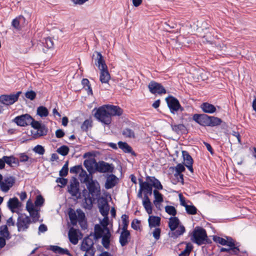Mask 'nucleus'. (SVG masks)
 Returning <instances> with one entry per match:
<instances>
[{"label":"nucleus","mask_w":256,"mask_h":256,"mask_svg":"<svg viewBox=\"0 0 256 256\" xmlns=\"http://www.w3.org/2000/svg\"><path fill=\"white\" fill-rule=\"evenodd\" d=\"M192 119L196 123L203 126H215L221 124L220 118L214 116H209L206 114H196L193 115Z\"/></svg>","instance_id":"obj_1"},{"label":"nucleus","mask_w":256,"mask_h":256,"mask_svg":"<svg viewBox=\"0 0 256 256\" xmlns=\"http://www.w3.org/2000/svg\"><path fill=\"white\" fill-rule=\"evenodd\" d=\"M193 242L198 246L212 243L208 238L206 230L200 226H196L193 231Z\"/></svg>","instance_id":"obj_2"},{"label":"nucleus","mask_w":256,"mask_h":256,"mask_svg":"<svg viewBox=\"0 0 256 256\" xmlns=\"http://www.w3.org/2000/svg\"><path fill=\"white\" fill-rule=\"evenodd\" d=\"M94 111L96 112L94 114V116L99 122L107 125L111 123L112 118H110V114L106 105L100 106L98 108H94L92 112Z\"/></svg>","instance_id":"obj_3"},{"label":"nucleus","mask_w":256,"mask_h":256,"mask_svg":"<svg viewBox=\"0 0 256 256\" xmlns=\"http://www.w3.org/2000/svg\"><path fill=\"white\" fill-rule=\"evenodd\" d=\"M180 224L179 219L176 216L171 217L169 219L168 226L171 231V237L174 238H176L179 236L182 235L186 231L185 228L184 226H180L176 230V228L178 227Z\"/></svg>","instance_id":"obj_4"},{"label":"nucleus","mask_w":256,"mask_h":256,"mask_svg":"<svg viewBox=\"0 0 256 256\" xmlns=\"http://www.w3.org/2000/svg\"><path fill=\"white\" fill-rule=\"evenodd\" d=\"M32 223L30 218L24 214L18 213L16 226L18 232H24L29 228Z\"/></svg>","instance_id":"obj_5"},{"label":"nucleus","mask_w":256,"mask_h":256,"mask_svg":"<svg viewBox=\"0 0 256 256\" xmlns=\"http://www.w3.org/2000/svg\"><path fill=\"white\" fill-rule=\"evenodd\" d=\"M166 100L171 113L175 114L179 110L180 112L184 110V108L180 106L178 100L174 96H170L166 98Z\"/></svg>","instance_id":"obj_6"},{"label":"nucleus","mask_w":256,"mask_h":256,"mask_svg":"<svg viewBox=\"0 0 256 256\" xmlns=\"http://www.w3.org/2000/svg\"><path fill=\"white\" fill-rule=\"evenodd\" d=\"M21 93L22 92L19 91L16 94H2L0 96V102L4 105H12L18 101Z\"/></svg>","instance_id":"obj_7"},{"label":"nucleus","mask_w":256,"mask_h":256,"mask_svg":"<svg viewBox=\"0 0 256 256\" xmlns=\"http://www.w3.org/2000/svg\"><path fill=\"white\" fill-rule=\"evenodd\" d=\"M86 188L93 197H98L100 195V188L98 182L96 180H94L92 176L88 182H85Z\"/></svg>","instance_id":"obj_8"},{"label":"nucleus","mask_w":256,"mask_h":256,"mask_svg":"<svg viewBox=\"0 0 256 256\" xmlns=\"http://www.w3.org/2000/svg\"><path fill=\"white\" fill-rule=\"evenodd\" d=\"M93 240L89 236L85 238L82 243L80 250L86 253L88 252L91 254H94L96 250L94 247Z\"/></svg>","instance_id":"obj_9"},{"label":"nucleus","mask_w":256,"mask_h":256,"mask_svg":"<svg viewBox=\"0 0 256 256\" xmlns=\"http://www.w3.org/2000/svg\"><path fill=\"white\" fill-rule=\"evenodd\" d=\"M96 170L100 173L112 172L114 166L112 164H110L104 161H100L96 163Z\"/></svg>","instance_id":"obj_10"},{"label":"nucleus","mask_w":256,"mask_h":256,"mask_svg":"<svg viewBox=\"0 0 256 256\" xmlns=\"http://www.w3.org/2000/svg\"><path fill=\"white\" fill-rule=\"evenodd\" d=\"M11 238L10 234L6 225L0 226V248H3L6 244V240Z\"/></svg>","instance_id":"obj_11"},{"label":"nucleus","mask_w":256,"mask_h":256,"mask_svg":"<svg viewBox=\"0 0 256 256\" xmlns=\"http://www.w3.org/2000/svg\"><path fill=\"white\" fill-rule=\"evenodd\" d=\"M32 120V117L29 114H26L16 116L13 122L18 126H26L30 125Z\"/></svg>","instance_id":"obj_12"},{"label":"nucleus","mask_w":256,"mask_h":256,"mask_svg":"<svg viewBox=\"0 0 256 256\" xmlns=\"http://www.w3.org/2000/svg\"><path fill=\"white\" fill-rule=\"evenodd\" d=\"M98 207L100 213L103 216H108L110 207L106 198L102 197L98 200Z\"/></svg>","instance_id":"obj_13"},{"label":"nucleus","mask_w":256,"mask_h":256,"mask_svg":"<svg viewBox=\"0 0 256 256\" xmlns=\"http://www.w3.org/2000/svg\"><path fill=\"white\" fill-rule=\"evenodd\" d=\"M148 86L150 92L152 94H161L166 93V90L164 87L159 83L151 82Z\"/></svg>","instance_id":"obj_14"},{"label":"nucleus","mask_w":256,"mask_h":256,"mask_svg":"<svg viewBox=\"0 0 256 256\" xmlns=\"http://www.w3.org/2000/svg\"><path fill=\"white\" fill-rule=\"evenodd\" d=\"M15 182V178L10 176L6 178L4 181L0 183V188L2 191L4 192H8Z\"/></svg>","instance_id":"obj_15"},{"label":"nucleus","mask_w":256,"mask_h":256,"mask_svg":"<svg viewBox=\"0 0 256 256\" xmlns=\"http://www.w3.org/2000/svg\"><path fill=\"white\" fill-rule=\"evenodd\" d=\"M95 56L96 58H94V64L96 66H98L99 69L102 68H106L107 66L106 64L104 57L100 52H95L93 54L92 57L94 58Z\"/></svg>","instance_id":"obj_16"},{"label":"nucleus","mask_w":256,"mask_h":256,"mask_svg":"<svg viewBox=\"0 0 256 256\" xmlns=\"http://www.w3.org/2000/svg\"><path fill=\"white\" fill-rule=\"evenodd\" d=\"M106 108L110 114V118L112 116H120L122 114V110L118 106L106 104Z\"/></svg>","instance_id":"obj_17"},{"label":"nucleus","mask_w":256,"mask_h":256,"mask_svg":"<svg viewBox=\"0 0 256 256\" xmlns=\"http://www.w3.org/2000/svg\"><path fill=\"white\" fill-rule=\"evenodd\" d=\"M118 180V178L115 175L113 174L109 175L106 180L105 188L108 190L114 188L117 184Z\"/></svg>","instance_id":"obj_18"},{"label":"nucleus","mask_w":256,"mask_h":256,"mask_svg":"<svg viewBox=\"0 0 256 256\" xmlns=\"http://www.w3.org/2000/svg\"><path fill=\"white\" fill-rule=\"evenodd\" d=\"M106 233L102 237V244L103 246L106 249H109L110 242L111 234L108 227H105Z\"/></svg>","instance_id":"obj_19"},{"label":"nucleus","mask_w":256,"mask_h":256,"mask_svg":"<svg viewBox=\"0 0 256 256\" xmlns=\"http://www.w3.org/2000/svg\"><path fill=\"white\" fill-rule=\"evenodd\" d=\"M130 238V232L128 230H122L119 238V242L122 246H125Z\"/></svg>","instance_id":"obj_20"},{"label":"nucleus","mask_w":256,"mask_h":256,"mask_svg":"<svg viewBox=\"0 0 256 256\" xmlns=\"http://www.w3.org/2000/svg\"><path fill=\"white\" fill-rule=\"evenodd\" d=\"M146 180L152 186L157 190H161L163 188V186L161 184L160 181L156 178L154 176H147Z\"/></svg>","instance_id":"obj_21"},{"label":"nucleus","mask_w":256,"mask_h":256,"mask_svg":"<svg viewBox=\"0 0 256 256\" xmlns=\"http://www.w3.org/2000/svg\"><path fill=\"white\" fill-rule=\"evenodd\" d=\"M138 181L140 185H142L144 190V194H146L147 196H148V194L151 195L152 192V187L150 182L148 181L144 182L142 178H138Z\"/></svg>","instance_id":"obj_22"},{"label":"nucleus","mask_w":256,"mask_h":256,"mask_svg":"<svg viewBox=\"0 0 256 256\" xmlns=\"http://www.w3.org/2000/svg\"><path fill=\"white\" fill-rule=\"evenodd\" d=\"M21 206L22 204L16 197L10 198L8 202V206L12 212H14V209L19 208Z\"/></svg>","instance_id":"obj_23"},{"label":"nucleus","mask_w":256,"mask_h":256,"mask_svg":"<svg viewBox=\"0 0 256 256\" xmlns=\"http://www.w3.org/2000/svg\"><path fill=\"white\" fill-rule=\"evenodd\" d=\"M142 205L148 214H152V203L148 196L146 195V194H144L142 200Z\"/></svg>","instance_id":"obj_24"},{"label":"nucleus","mask_w":256,"mask_h":256,"mask_svg":"<svg viewBox=\"0 0 256 256\" xmlns=\"http://www.w3.org/2000/svg\"><path fill=\"white\" fill-rule=\"evenodd\" d=\"M50 250L56 254L72 256L67 248H63L57 246H50Z\"/></svg>","instance_id":"obj_25"},{"label":"nucleus","mask_w":256,"mask_h":256,"mask_svg":"<svg viewBox=\"0 0 256 256\" xmlns=\"http://www.w3.org/2000/svg\"><path fill=\"white\" fill-rule=\"evenodd\" d=\"M118 148H120L125 153L131 154L135 156V152L132 150V148L126 142L120 141L118 143Z\"/></svg>","instance_id":"obj_26"},{"label":"nucleus","mask_w":256,"mask_h":256,"mask_svg":"<svg viewBox=\"0 0 256 256\" xmlns=\"http://www.w3.org/2000/svg\"><path fill=\"white\" fill-rule=\"evenodd\" d=\"M69 240L74 244H78V239L76 230L72 228L68 232V234Z\"/></svg>","instance_id":"obj_27"},{"label":"nucleus","mask_w":256,"mask_h":256,"mask_svg":"<svg viewBox=\"0 0 256 256\" xmlns=\"http://www.w3.org/2000/svg\"><path fill=\"white\" fill-rule=\"evenodd\" d=\"M42 44V50L43 52L46 54L48 52V50L51 49L54 47V42L50 38H45Z\"/></svg>","instance_id":"obj_28"},{"label":"nucleus","mask_w":256,"mask_h":256,"mask_svg":"<svg viewBox=\"0 0 256 256\" xmlns=\"http://www.w3.org/2000/svg\"><path fill=\"white\" fill-rule=\"evenodd\" d=\"M18 161L20 162H26V166H29L35 160L32 158H30L25 153H20L19 154Z\"/></svg>","instance_id":"obj_29"},{"label":"nucleus","mask_w":256,"mask_h":256,"mask_svg":"<svg viewBox=\"0 0 256 256\" xmlns=\"http://www.w3.org/2000/svg\"><path fill=\"white\" fill-rule=\"evenodd\" d=\"M3 159L4 160L5 164H6L10 166H12V164L19 166L18 159L13 156H4Z\"/></svg>","instance_id":"obj_30"},{"label":"nucleus","mask_w":256,"mask_h":256,"mask_svg":"<svg viewBox=\"0 0 256 256\" xmlns=\"http://www.w3.org/2000/svg\"><path fill=\"white\" fill-rule=\"evenodd\" d=\"M153 193L154 197V204L158 208L164 201L163 195L156 190H154Z\"/></svg>","instance_id":"obj_31"},{"label":"nucleus","mask_w":256,"mask_h":256,"mask_svg":"<svg viewBox=\"0 0 256 256\" xmlns=\"http://www.w3.org/2000/svg\"><path fill=\"white\" fill-rule=\"evenodd\" d=\"M201 108L206 113L213 114L216 111V107L212 104L204 102L201 105Z\"/></svg>","instance_id":"obj_32"},{"label":"nucleus","mask_w":256,"mask_h":256,"mask_svg":"<svg viewBox=\"0 0 256 256\" xmlns=\"http://www.w3.org/2000/svg\"><path fill=\"white\" fill-rule=\"evenodd\" d=\"M184 244H186V246L185 248L182 251V252L179 254L178 256H189L190 253L193 248V246L190 243H186V242H182L180 244V246H181Z\"/></svg>","instance_id":"obj_33"},{"label":"nucleus","mask_w":256,"mask_h":256,"mask_svg":"<svg viewBox=\"0 0 256 256\" xmlns=\"http://www.w3.org/2000/svg\"><path fill=\"white\" fill-rule=\"evenodd\" d=\"M105 232V227L102 228L100 226L96 225L94 227V238L96 240H98L101 238L106 233Z\"/></svg>","instance_id":"obj_34"},{"label":"nucleus","mask_w":256,"mask_h":256,"mask_svg":"<svg viewBox=\"0 0 256 256\" xmlns=\"http://www.w3.org/2000/svg\"><path fill=\"white\" fill-rule=\"evenodd\" d=\"M150 228L159 226L160 224V218L156 216H150L148 220Z\"/></svg>","instance_id":"obj_35"},{"label":"nucleus","mask_w":256,"mask_h":256,"mask_svg":"<svg viewBox=\"0 0 256 256\" xmlns=\"http://www.w3.org/2000/svg\"><path fill=\"white\" fill-rule=\"evenodd\" d=\"M171 127L172 130L178 134H182L186 130V126L183 124H172Z\"/></svg>","instance_id":"obj_36"},{"label":"nucleus","mask_w":256,"mask_h":256,"mask_svg":"<svg viewBox=\"0 0 256 256\" xmlns=\"http://www.w3.org/2000/svg\"><path fill=\"white\" fill-rule=\"evenodd\" d=\"M100 80H110V74L108 70V66L106 68H100Z\"/></svg>","instance_id":"obj_37"},{"label":"nucleus","mask_w":256,"mask_h":256,"mask_svg":"<svg viewBox=\"0 0 256 256\" xmlns=\"http://www.w3.org/2000/svg\"><path fill=\"white\" fill-rule=\"evenodd\" d=\"M68 216L72 224V225L76 224L78 222V218L74 210L70 208L68 212Z\"/></svg>","instance_id":"obj_38"},{"label":"nucleus","mask_w":256,"mask_h":256,"mask_svg":"<svg viewBox=\"0 0 256 256\" xmlns=\"http://www.w3.org/2000/svg\"><path fill=\"white\" fill-rule=\"evenodd\" d=\"M37 114L41 118L46 117L48 114V110L45 106H40L37 108Z\"/></svg>","instance_id":"obj_39"},{"label":"nucleus","mask_w":256,"mask_h":256,"mask_svg":"<svg viewBox=\"0 0 256 256\" xmlns=\"http://www.w3.org/2000/svg\"><path fill=\"white\" fill-rule=\"evenodd\" d=\"M182 154L184 160L185 162V165L193 164V160L187 151H182Z\"/></svg>","instance_id":"obj_40"},{"label":"nucleus","mask_w":256,"mask_h":256,"mask_svg":"<svg viewBox=\"0 0 256 256\" xmlns=\"http://www.w3.org/2000/svg\"><path fill=\"white\" fill-rule=\"evenodd\" d=\"M122 134L126 138H134L135 134L133 130L129 128H125L122 131Z\"/></svg>","instance_id":"obj_41"},{"label":"nucleus","mask_w":256,"mask_h":256,"mask_svg":"<svg viewBox=\"0 0 256 256\" xmlns=\"http://www.w3.org/2000/svg\"><path fill=\"white\" fill-rule=\"evenodd\" d=\"M22 18L24 19V18L22 16L20 15L12 20V26L17 30H20V20Z\"/></svg>","instance_id":"obj_42"},{"label":"nucleus","mask_w":256,"mask_h":256,"mask_svg":"<svg viewBox=\"0 0 256 256\" xmlns=\"http://www.w3.org/2000/svg\"><path fill=\"white\" fill-rule=\"evenodd\" d=\"M122 230H128V227L129 224L128 216L126 214H122Z\"/></svg>","instance_id":"obj_43"},{"label":"nucleus","mask_w":256,"mask_h":256,"mask_svg":"<svg viewBox=\"0 0 256 256\" xmlns=\"http://www.w3.org/2000/svg\"><path fill=\"white\" fill-rule=\"evenodd\" d=\"M69 151L68 147L65 145L60 146L56 150V152L62 156H66L68 154Z\"/></svg>","instance_id":"obj_44"},{"label":"nucleus","mask_w":256,"mask_h":256,"mask_svg":"<svg viewBox=\"0 0 256 256\" xmlns=\"http://www.w3.org/2000/svg\"><path fill=\"white\" fill-rule=\"evenodd\" d=\"M84 165L90 174H92L94 172L93 162L92 160H86L84 161Z\"/></svg>","instance_id":"obj_45"},{"label":"nucleus","mask_w":256,"mask_h":256,"mask_svg":"<svg viewBox=\"0 0 256 256\" xmlns=\"http://www.w3.org/2000/svg\"><path fill=\"white\" fill-rule=\"evenodd\" d=\"M68 172V162H66L63 166L62 168L60 170L59 174L60 176H66Z\"/></svg>","instance_id":"obj_46"},{"label":"nucleus","mask_w":256,"mask_h":256,"mask_svg":"<svg viewBox=\"0 0 256 256\" xmlns=\"http://www.w3.org/2000/svg\"><path fill=\"white\" fill-rule=\"evenodd\" d=\"M82 84L84 88L87 90L88 95L92 94V88L90 84V81H82Z\"/></svg>","instance_id":"obj_47"},{"label":"nucleus","mask_w":256,"mask_h":256,"mask_svg":"<svg viewBox=\"0 0 256 256\" xmlns=\"http://www.w3.org/2000/svg\"><path fill=\"white\" fill-rule=\"evenodd\" d=\"M68 192L72 196H76L79 192V189L76 186L71 184L68 189Z\"/></svg>","instance_id":"obj_48"},{"label":"nucleus","mask_w":256,"mask_h":256,"mask_svg":"<svg viewBox=\"0 0 256 256\" xmlns=\"http://www.w3.org/2000/svg\"><path fill=\"white\" fill-rule=\"evenodd\" d=\"M80 178H84L83 182H88L89 180H90V176L87 174L86 172L82 168V170H80Z\"/></svg>","instance_id":"obj_49"},{"label":"nucleus","mask_w":256,"mask_h":256,"mask_svg":"<svg viewBox=\"0 0 256 256\" xmlns=\"http://www.w3.org/2000/svg\"><path fill=\"white\" fill-rule=\"evenodd\" d=\"M186 212L189 214H195L197 212V208L194 205H188L186 208Z\"/></svg>","instance_id":"obj_50"},{"label":"nucleus","mask_w":256,"mask_h":256,"mask_svg":"<svg viewBox=\"0 0 256 256\" xmlns=\"http://www.w3.org/2000/svg\"><path fill=\"white\" fill-rule=\"evenodd\" d=\"M165 210L170 215L175 216L176 214V210L173 206H166L165 207Z\"/></svg>","instance_id":"obj_51"},{"label":"nucleus","mask_w":256,"mask_h":256,"mask_svg":"<svg viewBox=\"0 0 256 256\" xmlns=\"http://www.w3.org/2000/svg\"><path fill=\"white\" fill-rule=\"evenodd\" d=\"M30 216L32 218V222H35L38 220L39 218V214L38 212V210H34L29 212Z\"/></svg>","instance_id":"obj_52"},{"label":"nucleus","mask_w":256,"mask_h":256,"mask_svg":"<svg viewBox=\"0 0 256 256\" xmlns=\"http://www.w3.org/2000/svg\"><path fill=\"white\" fill-rule=\"evenodd\" d=\"M33 151L40 155H43L45 152V150L44 148L38 144L34 148Z\"/></svg>","instance_id":"obj_53"},{"label":"nucleus","mask_w":256,"mask_h":256,"mask_svg":"<svg viewBox=\"0 0 256 256\" xmlns=\"http://www.w3.org/2000/svg\"><path fill=\"white\" fill-rule=\"evenodd\" d=\"M92 126V122L88 120H85L81 126V129L83 131L86 132L89 128Z\"/></svg>","instance_id":"obj_54"},{"label":"nucleus","mask_w":256,"mask_h":256,"mask_svg":"<svg viewBox=\"0 0 256 256\" xmlns=\"http://www.w3.org/2000/svg\"><path fill=\"white\" fill-rule=\"evenodd\" d=\"M93 200L90 196L88 198H85L84 204L86 205V208L88 209H91L92 206Z\"/></svg>","instance_id":"obj_55"},{"label":"nucleus","mask_w":256,"mask_h":256,"mask_svg":"<svg viewBox=\"0 0 256 256\" xmlns=\"http://www.w3.org/2000/svg\"><path fill=\"white\" fill-rule=\"evenodd\" d=\"M37 130L38 132V134L40 136H45L47 134V132H48V130L46 128V126H45L44 124H41V125L40 126V127H39V128H38V130Z\"/></svg>","instance_id":"obj_56"},{"label":"nucleus","mask_w":256,"mask_h":256,"mask_svg":"<svg viewBox=\"0 0 256 256\" xmlns=\"http://www.w3.org/2000/svg\"><path fill=\"white\" fill-rule=\"evenodd\" d=\"M44 200L41 195H38L36 196V200L34 202V204L36 206H41L43 205Z\"/></svg>","instance_id":"obj_57"},{"label":"nucleus","mask_w":256,"mask_h":256,"mask_svg":"<svg viewBox=\"0 0 256 256\" xmlns=\"http://www.w3.org/2000/svg\"><path fill=\"white\" fill-rule=\"evenodd\" d=\"M80 170H82V165H77L71 167L70 170V174H77L80 172Z\"/></svg>","instance_id":"obj_58"},{"label":"nucleus","mask_w":256,"mask_h":256,"mask_svg":"<svg viewBox=\"0 0 256 256\" xmlns=\"http://www.w3.org/2000/svg\"><path fill=\"white\" fill-rule=\"evenodd\" d=\"M213 240L215 242L219 243L222 246L226 244L227 240L224 238L216 236L214 237Z\"/></svg>","instance_id":"obj_59"},{"label":"nucleus","mask_w":256,"mask_h":256,"mask_svg":"<svg viewBox=\"0 0 256 256\" xmlns=\"http://www.w3.org/2000/svg\"><path fill=\"white\" fill-rule=\"evenodd\" d=\"M25 96L27 98L32 100L36 97V93L33 90L28 91L26 92Z\"/></svg>","instance_id":"obj_60"},{"label":"nucleus","mask_w":256,"mask_h":256,"mask_svg":"<svg viewBox=\"0 0 256 256\" xmlns=\"http://www.w3.org/2000/svg\"><path fill=\"white\" fill-rule=\"evenodd\" d=\"M140 220H138V219H134L132 220V222L131 223V226L132 228L134 230H138L140 229Z\"/></svg>","instance_id":"obj_61"},{"label":"nucleus","mask_w":256,"mask_h":256,"mask_svg":"<svg viewBox=\"0 0 256 256\" xmlns=\"http://www.w3.org/2000/svg\"><path fill=\"white\" fill-rule=\"evenodd\" d=\"M160 232L161 230L160 228H156L152 232V236L156 240H157L160 238Z\"/></svg>","instance_id":"obj_62"},{"label":"nucleus","mask_w":256,"mask_h":256,"mask_svg":"<svg viewBox=\"0 0 256 256\" xmlns=\"http://www.w3.org/2000/svg\"><path fill=\"white\" fill-rule=\"evenodd\" d=\"M56 182L61 184L60 187L64 186L68 183V180L67 178H58L56 180Z\"/></svg>","instance_id":"obj_63"},{"label":"nucleus","mask_w":256,"mask_h":256,"mask_svg":"<svg viewBox=\"0 0 256 256\" xmlns=\"http://www.w3.org/2000/svg\"><path fill=\"white\" fill-rule=\"evenodd\" d=\"M30 125H31L32 127L35 130H38L41 125V124L39 122L35 120L32 118V120L30 121Z\"/></svg>","instance_id":"obj_64"}]
</instances>
